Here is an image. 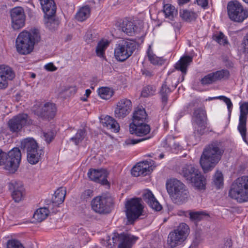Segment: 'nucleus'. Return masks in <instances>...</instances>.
Returning <instances> with one entry per match:
<instances>
[{
    "label": "nucleus",
    "instance_id": "1",
    "mask_svg": "<svg viewBox=\"0 0 248 248\" xmlns=\"http://www.w3.org/2000/svg\"><path fill=\"white\" fill-rule=\"evenodd\" d=\"M224 152L221 142L215 140L211 142L204 148L200 158V164L206 173L212 170L221 158Z\"/></svg>",
    "mask_w": 248,
    "mask_h": 248
},
{
    "label": "nucleus",
    "instance_id": "2",
    "mask_svg": "<svg viewBox=\"0 0 248 248\" xmlns=\"http://www.w3.org/2000/svg\"><path fill=\"white\" fill-rule=\"evenodd\" d=\"M40 40V33L38 29L23 31L19 34L16 40L17 51L20 54H28L33 50L35 44Z\"/></svg>",
    "mask_w": 248,
    "mask_h": 248
},
{
    "label": "nucleus",
    "instance_id": "3",
    "mask_svg": "<svg viewBox=\"0 0 248 248\" xmlns=\"http://www.w3.org/2000/svg\"><path fill=\"white\" fill-rule=\"evenodd\" d=\"M166 187L173 202L181 205L186 202L188 199L189 192L186 186L176 179H170L167 181Z\"/></svg>",
    "mask_w": 248,
    "mask_h": 248
},
{
    "label": "nucleus",
    "instance_id": "4",
    "mask_svg": "<svg viewBox=\"0 0 248 248\" xmlns=\"http://www.w3.org/2000/svg\"><path fill=\"white\" fill-rule=\"evenodd\" d=\"M229 196L240 203L248 202V176H243L234 180L230 187Z\"/></svg>",
    "mask_w": 248,
    "mask_h": 248
},
{
    "label": "nucleus",
    "instance_id": "5",
    "mask_svg": "<svg viewBox=\"0 0 248 248\" xmlns=\"http://www.w3.org/2000/svg\"><path fill=\"white\" fill-rule=\"evenodd\" d=\"M21 148L27 152V160L32 165L36 164L44 155V152L39 148L32 138H27L21 141Z\"/></svg>",
    "mask_w": 248,
    "mask_h": 248
},
{
    "label": "nucleus",
    "instance_id": "6",
    "mask_svg": "<svg viewBox=\"0 0 248 248\" xmlns=\"http://www.w3.org/2000/svg\"><path fill=\"white\" fill-rule=\"evenodd\" d=\"M125 207L127 219L131 224L143 215L144 207L140 198H133L127 200L125 203Z\"/></svg>",
    "mask_w": 248,
    "mask_h": 248
},
{
    "label": "nucleus",
    "instance_id": "7",
    "mask_svg": "<svg viewBox=\"0 0 248 248\" xmlns=\"http://www.w3.org/2000/svg\"><path fill=\"white\" fill-rule=\"evenodd\" d=\"M190 229L185 223H180L176 229L170 232L168 237V243L171 248L181 245L189 235Z\"/></svg>",
    "mask_w": 248,
    "mask_h": 248
},
{
    "label": "nucleus",
    "instance_id": "8",
    "mask_svg": "<svg viewBox=\"0 0 248 248\" xmlns=\"http://www.w3.org/2000/svg\"><path fill=\"white\" fill-rule=\"evenodd\" d=\"M227 10L229 17L232 21L241 22L248 17V11L237 1H230Z\"/></svg>",
    "mask_w": 248,
    "mask_h": 248
},
{
    "label": "nucleus",
    "instance_id": "9",
    "mask_svg": "<svg viewBox=\"0 0 248 248\" xmlns=\"http://www.w3.org/2000/svg\"><path fill=\"white\" fill-rule=\"evenodd\" d=\"M113 204V199L109 196H97L91 202L92 209L99 214L109 213L111 210Z\"/></svg>",
    "mask_w": 248,
    "mask_h": 248
},
{
    "label": "nucleus",
    "instance_id": "10",
    "mask_svg": "<svg viewBox=\"0 0 248 248\" xmlns=\"http://www.w3.org/2000/svg\"><path fill=\"white\" fill-rule=\"evenodd\" d=\"M21 158V154L18 148H14L7 154L5 153L3 161L4 169L11 173L15 172L19 167Z\"/></svg>",
    "mask_w": 248,
    "mask_h": 248
},
{
    "label": "nucleus",
    "instance_id": "11",
    "mask_svg": "<svg viewBox=\"0 0 248 248\" xmlns=\"http://www.w3.org/2000/svg\"><path fill=\"white\" fill-rule=\"evenodd\" d=\"M136 48L135 44L129 41L123 40L117 45L114 49V56L117 60L124 62L133 54Z\"/></svg>",
    "mask_w": 248,
    "mask_h": 248
},
{
    "label": "nucleus",
    "instance_id": "12",
    "mask_svg": "<svg viewBox=\"0 0 248 248\" xmlns=\"http://www.w3.org/2000/svg\"><path fill=\"white\" fill-rule=\"evenodd\" d=\"M138 238L127 233H114L112 237V243L110 242V239L107 240V246L109 248H112L115 244L118 241L120 242L119 245V248H131L132 245L136 241Z\"/></svg>",
    "mask_w": 248,
    "mask_h": 248
},
{
    "label": "nucleus",
    "instance_id": "13",
    "mask_svg": "<svg viewBox=\"0 0 248 248\" xmlns=\"http://www.w3.org/2000/svg\"><path fill=\"white\" fill-rule=\"evenodd\" d=\"M240 116L237 129L240 132L243 140L248 144V140L246 138V123L247 115L248 114V102H244L240 104Z\"/></svg>",
    "mask_w": 248,
    "mask_h": 248
},
{
    "label": "nucleus",
    "instance_id": "14",
    "mask_svg": "<svg viewBox=\"0 0 248 248\" xmlns=\"http://www.w3.org/2000/svg\"><path fill=\"white\" fill-rule=\"evenodd\" d=\"M12 27L15 30H19L25 25L26 16L24 10L21 7L13 8L10 12Z\"/></svg>",
    "mask_w": 248,
    "mask_h": 248
},
{
    "label": "nucleus",
    "instance_id": "15",
    "mask_svg": "<svg viewBox=\"0 0 248 248\" xmlns=\"http://www.w3.org/2000/svg\"><path fill=\"white\" fill-rule=\"evenodd\" d=\"M132 105L130 100L123 98L117 103L114 110L115 116L117 118L123 119L131 111Z\"/></svg>",
    "mask_w": 248,
    "mask_h": 248
},
{
    "label": "nucleus",
    "instance_id": "16",
    "mask_svg": "<svg viewBox=\"0 0 248 248\" xmlns=\"http://www.w3.org/2000/svg\"><path fill=\"white\" fill-rule=\"evenodd\" d=\"M87 174L92 181L100 183L103 185H106L108 183L107 179L108 173L105 169H91L89 170Z\"/></svg>",
    "mask_w": 248,
    "mask_h": 248
},
{
    "label": "nucleus",
    "instance_id": "17",
    "mask_svg": "<svg viewBox=\"0 0 248 248\" xmlns=\"http://www.w3.org/2000/svg\"><path fill=\"white\" fill-rule=\"evenodd\" d=\"M28 116L26 114H19L8 122V126L12 132H18L28 122Z\"/></svg>",
    "mask_w": 248,
    "mask_h": 248
},
{
    "label": "nucleus",
    "instance_id": "18",
    "mask_svg": "<svg viewBox=\"0 0 248 248\" xmlns=\"http://www.w3.org/2000/svg\"><path fill=\"white\" fill-rule=\"evenodd\" d=\"M9 187L15 202H20L25 195V189L22 183L20 182H12L9 184Z\"/></svg>",
    "mask_w": 248,
    "mask_h": 248
},
{
    "label": "nucleus",
    "instance_id": "19",
    "mask_svg": "<svg viewBox=\"0 0 248 248\" xmlns=\"http://www.w3.org/2000/svg\"><path fill=\"white\" fill-rule=\"evenodd\" d=\"M14 77L15 74L9 66L5 65H0V88H6L8 80H12Z\"/></svg>",
    "mask_w": 248,
    "mask_h": 248
},
{
    "label": "nucleus",
    "instance_id": "20",
    "mask_svg": "<svg viewBox=\"0 0 248 248\" xmlns=\"http://www.w3.org/2000/svg\"><path fill=\"white\" fill-rule=\"evenodd\" d=\"M151 164V162L147 161L138 163L132 168V175L135 177L147 175L152 170Z\"/></svg>",
    "mask_w": 248,
    "mask_h": 248
},
{
    "label": "nucleus",
    "instance_id": "21",
    "mask_svg": "<svg viewBox=\"0 0 248 248\" xmlns=\"http://www.w3.org/2000/svg\"><path fill=\"white\" fill-rule=\"evenodd\" d=\"M56 108L53 103H46L36 111L37 115L47 119H52L56 113Z\"/></svg>",
    "mask_w": 248,
    "mask_h": 248
},
{
    "label": "nucleus",
    "instance_id": "22",
    "mask_svg": "<svg viewBox=\"0 0 248 248\" xmlns=\"http://www.w3.org/2000/svg\"><path fill=\"white\" fill-rule=\"evenodd\" d=\"M150 126L143 123L129 125V132L132 134H135L139 137L146 136L150 132Z\"/></svg>",
    "mask_w": 248,
    "mask_h": 248
},
{
    "label": "nucleus",
    "instance_id": "23",
    "mask_svg": "<svg viewBox=\"0 0 248 248\" xmlns=\"http://www.w3.org/2000/svg\"><path fill=\"white\" fill-rule=\"evenodd\" d=\"M144 201L155 211H159L162 209L161 205L154 197L152 192L149 190H145L142 195Z\"/></svg>",
    "mask_w": 248,
    "mask_h": 248
},
{
    "label": "nucleus",
    "instance_id": "24",
    "mask_svg": "<svg viewBox=\"0 0 248 248\" xmlns=\"http://www.w3.org/2000/svg\"><path fill=\"white\" fill-rule=\"evenodd\" d=\"M40 1L45 14V17L54 16L56 6L53 0H40Z\"/></svg>",
    "mask_w": 248,
    "mask_h": 248
},
{
    "label": "nucleus",
    "instance_id": "25",
    "mask_svg": "<svg viewBox=\"0 0 248 248\" xmlns=\"http://www.w3.org/2000/svg\"><path fill=\"white\" fill-rule=\"evenodd\" d=\"M192 61V58L189 56H185L181 58L175 64V67L177 70L182 73V80L184 79L185 75L187 72V68Z\"/></svg>",
    "mask_w": 248,
    "mask_h": 248
},
{
    "label": "nucleus",
    "instance_id": "26",
    "mask_svg": "<svg viewBox=\"0 0 248 248\" xmlns=\"http://www.w3.org/2000/svg\"><path fill=\"white\" fill-rule=\"evenodd\" d=\"M206 118V112L203 108H199L194 110L193 115V120L194 123L202 129L204 128V123Z\"/></svg>",
    "mask_w": 248,
    "mask_h": 248
},
{
    "label": "nucleus",
    "instance_id": "27",
    "mask_svg": "<svg viewBox=\"0 0 248 248\" xmlns=\"http://www.w3.org/2000/svg\"><path fill=\"white\" fill-rule=\"evenodd\" d=\"M101 123L104 127H106L113 132H118L119 130V124L114 118L109 116L107 115L101 119Z\"/></svg>",
    "mask_w": 248,
    "mask_h": 248
},
{
    "label": "nucleus",
    "instance_id": "28",
    "mask_svg": "<svg viewBox=\"0 0 248 248\" xmlns=\"http://www.w3.org/2000/svg\"><path fill=\"white\" fill-rule=\"evenodd\" d=\"M120 29L128 35L131 36L135 33L137 26L133 22L125 18L120 23Z\"/></svg>",
    "mask_w": 248,
    "mask_h": 248
},
{
    "label": "nucleus",
    "instance_id": "29",
    "mask_svg": "<svg viewBox=\"0 0 248 248\" xmlns=\"http://www.w3.org/2000/svg\"><path fill=\"white\" fill-rule=\"evenodd\" d=\"M200 171L192 165H186L182 169L181 174L189 182Z\"/></svg>",
    "mask_w": 248,
    "mask_h": 248
},
{
    "label": "nucleus",
    "instance_id": "30",
    "mask_svg": "<svg viewBox=\"0 0 248 248\" xmlns=\"http://www.w3.org/2000/svg\"><path fill=\"white\" fill-rule=\"evenodd\" d=\"M206 181L205 177L199 172L189 182L197 189L202 190H204L206 188Z\"/></svg>",
    "mask_w": 248,
    "mask_h": 248
},
{
    "label": "nucleus",
    "instance_id": "31",
    "mask_svg": "<svg viewBox=\"0 0 248 248\" xmlns=\"http://www.w3.org/2000/svg\"><path fill=\"white\" fill-rule=\"evenodd\" d=\"M147 117V114L143 108H138L133 113V122L130 124H136L144 123Z\"/></svg>",
    "mask_w": 248,
    "mask_h": 248
},
{
    "label": "nucleus",
    "instance_id": "32",
    "mask_svg": "<svg viewBox=\"0 0 248 248\" xmlns=\"http://www.w3.org/2000/svg\"><path fill=\"white\" fill-rule=\"evenodd\" d=\"M66 189L64 187H60L55 192L52 197V201L53 203L56 205H59L62 203L65 197Z\"/></svg>",
    "mask_w": 248,
    "mask_h": 248
},
{
    "label": "nucleus",
    "instance_id": "33",
    "mask_svg": "<svg viewBox=\"0 0 248 248\" xmlns=\"http://www.w3.org/2000/svg\"><path fill=\"white\" fill-rule=\"evenodd\" d=\"M91 9L88 6L81 7L77 13L75 18L78 21H83L86 20L90 16Z\"/></svg>",
    "mask_w": 248,
    "mask_h": 248
},
{
    "label": "nucleus",
    "instance_id": "34",
    "mask_svg": "<svg viewBox=\"0 0 248 248\" xmlns=\"http://www.w3.org/2000/svg\"><path fill=\"white\" fill-rule=\"evenodd\" d=\"M49 211L46 207L40 208L34 212L33 217L38 222H41L45 220L48 216Z\"/></svg>",
    "mask_w": 248,
    "mask_h": 248
},
{
    "label": "nucleus",
    "instance_id": "35",
    "mask_svg": "<svg viewBox=\"0 0 248 248\" xmlns=\"http://www.w3.org/2000/svg\"><path fill=\"white\" fill-rule=\"evenodd\" d=\"M163 11L165 17L171 20L173 19L178 14L177 10L175 7L170 4L164 5Z\"/></svg>",
    "mask_w": 248,
    "mask_h": 248
},
{
    "label": "nucleus",
    "instance_id": "36",
    "mask_svg": "<svg viewBox=\"0 0 248 248\" xmlns=\"http://www.w3.org/2000/svg\"><path fill=\"white\" fill-rule=\"evenodd\" d=\"M162 145L168 150L176 149L179 147V144L175 141V138L172 136H167Z\"/></svg>",
    "mask_w": 248,
    "mask_h": 248
},
{
    "label": "nucleus",
    "instance_id": "37",
    "mask_svg": "<svg viewBox=\"0 0 248 248\" xmlns=\"http://www.w3.org/2000/svg\"><path fill=\"white\" fill-rule=\"evenodd\" d=\"M180 16L186 22L194 20L197 17V15L195 12L187 10L180 11Z\"/></svg>",
    "mask_w": 248,
    "mask_h": 248
},
{
    "label": "nucleus",
    "instance_id": "38",
    "mask_svg": "<svg viewBox=\"0 0 248 248\" xmlns=\"http://www.w3.org/2000/svg\"><path fill=\"white\" fill-rule=\"evenodd\" d=\"M108 46V41H101L99 42L95 49L96 55L100 58H104L105 52Z\"/></svg>",
    "mask_w": 248,
    "mask_h": 248
},
{
    "label": "nucleus",
    "instance_id": "39",
    "mask_svg": "<svg viewBox=\"0 0 248 248\" xmlns=\"http://www.w3.org/2000/svg\"><path fill=\"white\" fill-rule=\"evenodd\" d=\"M99 96L104 99L108 100L111 97L113 94L112 90L108 87H102L99 88L97 91Z\"/></svg>",
    "mask_w": 248,
    "mask_h": 248
},
{
    "label": "nucleus",
    "instance_id": "40",
    "mask_svg": "<svg viewBox=\"0 0 248 248\" xmlns=\"http://www.w3.org/2000/svg\"><path fill=\"white\" fill-rule=\"evenodd\" d=\"M213 185L217 188L219 189L223 186V176L221 172L217 171L212 182Z\"/></svg>",
    "mask_w": 248,
    "mask_h": 248
},
{
    "label": "nucleus",
    "instance_id": "41",
    "mask_svg": "<svg viewBox=\"0 0 248 248\" xmlns=\"http://www.w3.org/2000/svg\"><path fill=\"white\" fill-rule=\"evenodd\" d=\"M215 81L228 79L230 76V72L227 69H221L213 72Z\"/></svg>",
    "mask_w": 248,
    "mask_h": 248
},
{
    "label": "nucleus",
    "instance_id": "42",
    "mask_svg": "<svg viewBox=\"0 0 248 248\" xmlns=\"http://www.w3.org/2000/svg\"><path fill=\"white\" fill-rule=\"evenodd\" d=\"M170 89L168 87L166 82H164L161 87L160 91V93L161 96L162 103L164 105H166L168 101V96L169 94L170 93Z\"/></svg>",
    "mask_w": 248,
    "mask_h": 248
},
{
    "label": "nucleus",
    "instance_id": "43",
    "mask_svg": "<svg viewBox=\"0 0 248 248\" xmlns=\"http://www.w3.org/2000/svg\"><path fill=\"white\" fill-rule=\"evenodd\" d=\"M45 23L46 27L50 30H55L59 25L57 20L54 19V16L50 17H45Z\"/></svg>",
    "mask_w": 248,
    "mask_h": 248
},
{
    "label": "nucleus",
    "instance_id": "44",
    "mask_svg": "<svg viewBox=\"0 0 248 248\" xmlns=\"http://www.w3.org/2000/svg\"><path fill=\"white\" fill-rule=\"evenodd\" d=\"M86 135V131L84 129H78L75 136L71 138L72 140L76 145L81 142Z\"/></svg>",
    "mask_w": 248,
    "mask_h": 248
},
{
    "label": "nucleus",
    "instance_id": "45",
    "mask_svg": "<svg viewBox=\"0 0 248 248\" xmlns=\"http://www.w3.org/2000/svg\"><path fill=\"white\" fill-rule=\"evenodd\" d=\"M156 92V88L154 85H148L145 87L142 92L141 96L144 97H148L154 95Z\"/></svg>",
    "mask_w": 248,
    "mask_h": 248
},
{
    "label": "nucleus",
    "instance_id": "46",
    "mask_svg": "<svg viewBox=\"0 0 248 248\" xmlns=\"http://www.w3.org/2000/svg\"><path fill=\"white\" fill-rule=\"evenodd\" d=\"M198 101L194 100L190 102L187 105H186L183 108V110L185 111L184 113L180 112V116L182 117L186 113H190L193 108L198 106Z\"/></svg>",
    "mask_w": 248,
    "mask_h": 248
},
{
    "label": "nucleus",
    "instance_id": "47",
    "mask_svg": "<svg viewBox=\"0 0 248 248\" xmlns=\"http://www.w3.org/2000/svg\"><path fill=\"white\" fill-rule=\"evenodd\" d=\"M189 215L190 219L199 221L202 219L204 216L207 215L203 212H189Z\"/></svg>",
    "mask_w": 248,
    "mask_h": 248
},
{
    "label": "nucleus",
    "instance_id": "48",
    "mask_svg": "<svg viewBox=\"0 0 248 248\" xmlns=\"http://www.w3.org/2000/svg\"><path fill=\"white\" fill-rule=\"evenodd\" d=\"M214 40L220 45L225 46L228 43L227 37L221 32L214 36Z\"/></svg>",
    "mask_w": 248,
    "mask_h": 248
},
{
    "label": "nucleus",
    "instance_id": "49",
    "mask_svg": "<svg viewBox=\"0 0 248 248\" xmlns=\"http://www.w3.org/2000/svg\"><path fill=\"white\" fill-rule=\"evenodd\" d=\"M148 57L149 61L153 64L161 65L163 63V61L161 58L156 56L153 53H150L149 51L148 52Z\"/></svg>",
    "mask_w": 248,
    "mask_h": 248
},
{
    "label": "nucleus",
    "instance_id": "50",
    "mask_svg": "<svg viewBox=\"0 0 248 248\" xmlns=\"http://www.w3.org/2000/svg\"><path fill=\"white\" fill-rule=\"evenodd\" d=\"M7 248H24V247L19 241L12 239L7 242Z\"/></svg>",
    "mask_w": 248,
    "mask_h": 248
},
{
    "label": "nucleus",
    "instance_id": "51",
    "mask_svg": "<svg viewBox=\"0 0 248 248\" xmlns=\"http://www.w3.org/2000/svg\"><path fill=\"white\" fill-rule=\"evenodd\" d=\"M215 82L216 81L213 73L207 75L201 80L202 83L204 85L212 84Z\"/></svg>",
    "mask_w": 248,
    "mask_h": 248
},
{
    "label": "nucleus",
    "instance_id": "52",
    "mask_svg": "<svg viewBox=\"0 0 248 248\" xmlns=\"http://www.w3.org/2000/svg\"><path fill=\"white\" fill-rule=\"evenodd\" d=\"M215 98L219 99H220V100H222L223 101H224L227 106V108H228L229 113H231L232 108V101L230 98H229L225 96H219L218 97H216Z\"/></svg>",
    "mask_w": 248,
    "mask_h": 248
},
{
    "label": "nucleus",
    "instance_id": "53",
    "mask_svg": "<svg viewBox=\"0 0 248 248\" xmlns=\"http://www.w3.org/2000/svg\"><path fill=\"white\" fill-rule=\"evenodd\" d=\"M150 138V137H147L146 138H139L137 139H128L125 140V144L126 145H134L141 141L147 140Z\"/></svg>",
    "mask_w": 248,
    "mask_h": 248
},
{
    "label": "nucleus",
    "instance_id": "54",
    "mask_svg": "<svg viewBox=\"0 0 248 248\" xmlns=\"http://www.w3.org/2000/svg\"><path fill=\"white\" fill-rule=\"evenodd\" d=\"M241 47V50L244 53H248V33L244 37Z\"/></svg>",
    "mask_w": 248,
    "mask_h": 248
},
{
    "label": "nucleus",
    "instance_id": "55",
    "mask_svg": "<svg viewBox=\"0 0 248 248\" xmlns=\"http://www.w3.org/2000/svg\"><path fill=\"white\" fill-rule=\"evenodd\" d=\"M43 137L46 141L49 143L54 138V133L51 131L43 132Z\"/></svg>",
    "mask_w": 248,
    "mask_h": 248
},
{
    "label": "nucleus",
    "instance_id": "56",
    "mask_svg": "<svg viewBox=\"0 0 248 248\" xmlns=\"http://www.w3.org/2000/svg\"><path fill=\"white\" fill-rule=\"evenodd\" d=\"M93 196V191L91 189L85 190L81 195V198L87 201V199L91 198Z\"/></svg>",
    "mask_w": 248,
    "mask_h": 248
},
{
    "label": "nucleus",
    "instance_id": "57",
    "mask_svg": "<svg viewBox=\"0 0 248 248\" xmlns=\"http://www.w3.org/2000/svg\"><path fill=\"white\" fill-rule=\"evenodd\" d=\"M46 69L49 71H54L57 68L52 63H49L45 66Z\"/></svg>",
    "mask_w": 248,
    "mask_h": 248
},
{
    "label": "nucleus",
    "instance_id": "58",
    "mask_svg": "<svg viewBox=\"0 0 248 248\" xmlns=\"http://www.w3.org/2000/svg\"><path fill=\"white\" fill-rule=\"evenodd\" d=\"M197 4L202 7H205L207 5V0H197Z\"/></svg>",
    "mask_w": 248,
    "mask_h": 248
},
{
    "label": "nucleus",
    "instance_id": "59",
    "mask_svg": "<svg viewBox=\"0 0 248 248\" xmlns=\"http://www.w3.org/2000/svg\"><path fill=\"white\" fill-rule=\"evenodd\" d=\"M4 156H5V153L2 152V150L0 149V165L3 164Z\"/></svg>",
    "mask_w": 248,
    "mask_h": 248
},
{
    "label": "nucleus",
    "instance_id": "60",
    "mask_svg": "<svg viewBox=\"0 0 248 248\" xmlns=\"http://www.w3.org/2000/svg\"><path fill=\"white\" fill-rule=\"evenodd\" d=\"M142 74L146 77H151L152 76V73L151 71L147 70H142Z\"/></svg>",
    "mask_w": 248,
    "mask_h": 248
},
{
    "label": "nucleus",
    "instance_id": "61",
    "mask_svg": "<svg viewBox=\"0 0 248 248\" xmlns=\"http://www.w3.org/2000/svg\"><path fill=\"white\" fill-rule=\"evenodd\" d=\"M199 243V241L198 240H196L195 241H193L192 244L190 246L189 248H193L197 247Z\"/></svg>",
    "mask_w": 248,
    "mask_h": 248
},
{
    "label": "nucleus",
    "instance_id": "62",
    "mask_svg": "<svg viewBox=\"0 0 248 248\" xmlns=\"http://www.w3.org/2000/svg\"><path fill=\"white\" fill-rule=\"evenodd\" d=\"M92 34L90 32L88 33L87 34V41H88V42H90L91 41V40H92Z\"/></svg>",
    "mask_w": 248,
    "mask_h": 248
},
{
    "label": "nucleus",
    "instance_id": "63",
    "mask_svg": "<svg viewBox=\"0 0 248 248\" xmlns=\"http://www.w3.org/2000/svg\"><path fill=\"white\" fill-rule=\"evenodd\" d=\"M91 91L90 89H87L85 91V95L87 97H88L91 94Z\"/></svg>",
    "mask_w": 248,
    "mask_h": 248
},
{
    "label": "nucleus",
    "instance_id": "64",
    "mask_svg": "<svg viewBox=\"0 0 248 248\" xmlns=\"http://www.w3.org/2000/svg\"><path fill=\"white\" fill-rule=\"evenodd\" d=\"M179 2L181 4H184L187 3L189 0H178Z\"/></svg>",
    "mask_w": 248,
    "mask_h": 248
}]
</instances>
